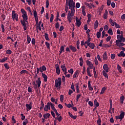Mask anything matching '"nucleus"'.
Returning <instances> with one entry per match:
<instances>
[{
  "label": "nucleus",
  "mask_w": 125,
  "mask_h": 125,
  "mask_svg": "<svg viewBox=\"0 0 125 125\" xmlns=\"http://www.w3.org/2000/svg\"><path fill=\"white\" fill-rule=\"evenodd\" d=\"M69 6V9H71V11L75 12V7H76V3L73 0H69V3H67Z\"/></svg>",
  "instance_id": "f257e3e1"
},
{
  "label": "nucleus",
  "mask_w": 125,
  "mask_h": 125,
  "mask_svg": "<svg viewBox=\"0 0 125 125\" xmlns=\"http://www.w3.org/2000/svg\"><path fill=\"white\" fill-rule=\"evenodd\" d=\"M61 82H62L61 78H58V79H56L55 80V85L56 87H58L57 88L58 90H60L61 89Z\"/></svg>",
  "instance_id": "f03ea898"
},
{
  "label": "nucleus",
  "mask_w": 125,
  "mask_h": 125,
  "mask_svg": "<svg viewBox=\"0 0 125 125\" xmlns=\"http://www.w3.org/2000/svg\"><path fill=\"white\" fill-rule=\"evenodd\" d=\"M21 13L22 14V15L21 17L23 18V21H25V22L28 23V16L27 15V13L26 12V11L24 10V9H21Z\"/></svg>",
  "instance_id": "7ed1b4c3"
},
{
  "label": "nucleus",
  "mask_w": 125,
  "mask_h": 125,
  "mask_svg": "<svg viewBox=\"0 0 125 125\" xmlns=\"http://www.w3.org/2000/svg\"><path fill=\"white\" fill-rule=\"evenodd\" d=\"M37 84L33 85V87L35 90H38V88L41 87V83H42V81H41V78H38V80L36 81Z\"/></svg>",
  "instance_id": "20e7f679"
},
{
  "label": "nucleus",
  "mask_w": 125,
  "mask_h": 125,
  "mask_svg": "<svg viewBox=\"0 0 125 125\" xmlns=\"http://www.w3.org/2000/svg\"><path fill=\"white\" fill-rule=\"evenodd\" d=\"M75 12L72 11H68V13L67 14V19L68 20L69 23H71V21H72V17L74 16V14Z\"/></svg>",
  "instance_id": "39448f33"
},
{
  "label": "nucleus",
  "mask_w": 125,
  "mask_h": 125,
  "mask_svg": "<svg viewBox=\"0 0 125 125\" xmlns=\"http://www.w3.org/2000/svg\"><path fill=\"white\" fill-rule=\"evenodd\" d=\"M124 118H125V112L123 111L120 112V115L119 116H115L116 120H121L120 121H122Z\"/></svg>",
  "instance_id": "423d86ee"
},
{
  "label": "nucleus",
  "mask_w": 125,
  "mask_h": 125,
  "mask_svg": "<svg viewBox=\"0 0 125 125\" xmlns=\"http://www.w3.org/2000/svg\"><path fill=\"white\" fill-rule=\"evenodd\" d=\"M12 18L13 20H16L17 22L18 21V14L14 10L12 11Z\"/></svg>",
  "instance_id": "0eeeda50"
},
{
  "label": "nucleus",
  "mask_w": 125,
  "mask_h": 125,
  "mask_svg": "<svg viewBox=\"0 0 125 125\" xmlns=\"http://www.w3.org/2000/svg\"><path fill=\"white\" fill-rule=\"evenodd\" d=\"M51 114L53 118H54L55 120H58L59 122H61L62 121V116H60L59 117H55V113L54 112L51 111Z\"/></svg>",
  "instance_id": "6e6552de"
},
{
  "label": "nucleus",
  "mask_w": 125,
  "mask_h": 125,
  "mask_svg": "<svg viewBox=\"0 0 125 125\" xmlns=\"http://www.w3.org/2000/svg\"><path fill=\"white\" fill-rule=\"evenodd\" d=\"M21 23L22 26H23V29L24 31H26V30H27V24H28V23H27V22H26V21H23V20L21 21Z\"/></svg>",
  "instance_id": "1a4fd4ad"
},
{
  "label": "nucleus",
  "mask_w": 125,
  "mask_h": 125,
  "mask_svg": "<svg viewBox=\"0 0 125 125\" xmlns=\"http://www.w3.org/2000/svg\"><path fill=\"white\" fill-rule=\"evenodd\" d=\"M116 45L118 47L121 46H124V45H125V44L124 43H122V42H121V40H116Z\"/></svg>",
  "instance_id": "9d476101"
},
{
  "label": "nucleus",
  "mask_w": 125,
  "mask_h": 125,
  "mask_svg": "<svg viewBox=\"0 0 125 125\" xmlns=\"http://www.w3.org/2000/svg\"><path fill=\"white\" fill-rule=\"evenodd\" d=\"M76 25L77 26L78 28H79L80 26L82 25V22L81 21V20H79V18H78V17H76Z\"/></svg>",
  "instance_id": "9b49d317"
},
{
  "label": "nucleus",
  "mask_w": 125,
  "mask_h": 125,
  "mask_svg": "<svg viewBox=\"0 0 125 125\" xmlns=\"http://www.w3.org/2000/svg\"><path fill=\"white\" fill-rule=\"evenodd\" d=\"M56 73L57 75H60V68L58 64H55Z\"/></svg>",
  "instance_id": "f8f14e48"
},
{
  "label": "nucleus",
  "mask_w": 125,
  "mask_h": 125,
  "mask_svg": "<svg viewBox=\"0 0 125 125\" xmlns=\"http://www.w3.org/2000/svg\"><path fill=\"white\" fill-rule=\"evenodd\" d=\"M33 15L34 16L35 19V21H36V22H38V13L37 12V11H36V10H33Z\"/></svg>",
  "instance_id": "ddd939ff"
},
{
  "label": "nucleus",
  "mask_w": 125,
  "mask_h": 125,
  "mask_svg": "<svg viewBox=\"0 0 125 125\" xmlns=\"http://www.w3.org/2000/svg\"><path fill=\"white\" fill-rule=\"evenodd\" d=\"M86 64L88 67H90V69H93V64L91 62L87 60L86 61Z\"/></svg>",
  "instance_id": "4468645a"
},
{
  "label": "nucleus",
  "mask_w": 125,
  "mask_h": 125,
  "mask_svg": "<svg viewBox=\"0 0 125 125\" xmlns=\"http://www.w3.org/2000/svg\"><path fill=\"white\" fill-rule=\"evenodd\" d=\"M26 107V110L27 111H29L32 109V102H30L29 104H26L25 105Z\"/></svg>",
  "instance_id": "2eb2a0df"
},
{
  "label": "nucleus",
  "mask_w": 125,
  "mask_h": 125,
  "mask_svg": "<svg viewBox=\"0 0 125 125\" xmlns=\"http://www.w3.org/2000/svg\"><path fill=\"white\" fill-rule=\"evenodd\" d=\"M103 69L106 72V73H108L109 72V67H108V64H104L103 66Z\"/></svg>",
  "instance_id": "dca6fc26"
},
{
  "label": "nucleus",
  "mask_w": 125,
  "mask_h": 125,
  "mask_svg": "<svg viewBox=\"0 0 125 125\" xmlns=\"http://www.w3.org/2000/svg\"><path fill=\"white\" fill-rule=\"evenodd\" d=\"M69 48L72 52H76V51H77V48L76 47H74V46L72 45H69Z\"/></svg>",
  "instance_id": "f3484780"
},
{
  "label": "nucleus",
  "mask_w": 125,
  "mask_h": 125,
  "mask_svg": "<svg viewBox=\"0 0 125 125\" xmlns=\"http://www.w3.org/2000/svg\"><path fill=\"white\" fill-rule=\"evenodd\" d=\"M88 46L90 48H91L92 49H94V47H95V45L94 43L90 42L88 44Z\"/></svg>",
  "instance_id": "a211bd4d"
},
{
  "label": "nucleus",
  "mask_w": 125,
  "mask_h": 125,
  "mask_svg": "<svg viewBox=\"0 0 125 125\" xmlns=\"http://www.w3.org/2000/svg\"><path fill=\"white\" fill-rule=\"evenodd\" d=\"M50 105V103L48 102L47 103V105H45V107L44 108V111H45V112H47L48 111V107Z\"/></svg>",
  "instance_id": "6ab92c4d"
},
{
  "label": "nucleus",
  "mask_w": 125,
  "mask_h": 125,
  "mask_svg": "<svg viewBox=\"0 0 125 125\" xmlns=\"http://www.w3.org/2000/svg\"><path fill=\"white\" fill-rule=\"evenodd\" d=\"M42 77L44 79V82H47V76L45 75V74H44L43 73H42Z\"/></svg>",
  "instance_id": "aec40b11"
},
{
  "label": "nucleus",
  "mask_w": 125,
  "mask_h": 125,
  "mask_svg": "<svg viewBox=\"0 0 125 125\" xmlns=\"http://www.w3.org/2000/svg\"><path fill=\"white\" fill-rule=\"evenodd\" d=\"M124 51H121L120 53H119L117 54L118 56L119 57H121V56H122V57H125V54L124 53Z\"/></svg>",
  "instance_id": "412c9836"
},
{
  "label": "nucleus",
  "mask_w": 125,
  "mask_h": 125,
  "mask_svg": "<svg viewBox=\"0 0 125 125\" xmlns=\"http://www.w3.org/2000/svg\"><path fill=\"white\" fill-rule=\"evenodd\" d=\"M107 18H108V10H105L104 14V19H107Z\"/></svg>",
  "instance_id": "4be33fe9"
},
{
  "label": "nucleus",
  "mask_w": 125,
  "mask_h": 125,
  "mask_svg": "<svg viewBox=\"0 0 125 125\" xmlns=\"http://www.w3.org/2000/svg\"><path fill=\"white\" fill-rule=\"evenodd\" d=\"M98 25H99V22H98V21L96 20L94 25V28L95 30L97 29V27H98Z\"/></svg>",
  "instance_id": "5701e85b"
},
{
  "label": "nucleus",
  "mask_w": 125,
  "mask_h": 125,
  "mask_svg": "<svg viewBox=\"0 0 125 125\" xmlns=\"http://www.w3.org/2000/svg\"><path fill=\"white\" fill-rule=\"evenodd\" d=\"M121 35H117V39L119 40H122L123 39V38H124V35H123L124 34V32H123V31H121Z\"/></svg>",
  "instance_id": "b1692460"
},
{
  "label": "nucleus",
  "mask_w": 125,
  "mask_h": 125,
  "mask_svg": "<svg viewBox=\"0 0 125 125\" xmlns=\"http://www.w3.org/2000/svg\"><path fill=\"white\" fill-rule=\"evenodd\" d=\"M61 68L63 72H65V71H67V68H66V65L63 64L61 66Z\"/></svg>",
  "instance_id": "393cba45"
},
{
  "label": "nucleus",
  "mask_w": 125,
  "mask_h": 125,
  "mask_svg": "<svg viewBox=\"0 0 125 125\" xmlns=\"http://www.w3.org/2000/svg\"><path fill=\"white\" fill-rule=\"evenodd\" d=\"M109 22L110 23L111 26L112 27H114L116 24V22H115L114 21L112 20V19H109Z\"/></svg>",
  "instance_id": "a878e982"
},
{
  "label": "nucleus",
  "mask_w": 125,
  "mask_h": 125,
  "mask_svg": "<svg viewBox=\"0 0 125 125\" xmlns=\"http://www.w3.org/2000/svg\"><path fill=\"white\" fill-rule=\"evenodd\" d=\"M64 46L62 45V46H61V48H60V51H59V55H61V53H62V52H64Z\"/></svg>",
  "instance_id": "bb28decb"
},
{
  "label": "nucleus",
  "mask_w": 125,
  "mask_h": 125,
  "mask_svg": "<svg viewBox=\"0 0 125 125\" xmlns=\"http://www.w3.org/2000/svg\"><path fill=\"white\" fill-rule=\"evenodd\" d=\"M40 72H41L42 73V72H43L42 70V67H40L39 68V67H37V73L39 74Z\"/></svg>",
  "instance_id": "cd10ccee"
},
{
  "label": "nucleus",
  "mask_w": 125,
  "mask_h": 125,
  "mask_svg": "<svg viewBox=\"0 0 125 125\" xmlns=\"http://www.w3.org/2000/svg\"><path fill=\"white\" fill-rule=\"evenodd\" d=\"M43 118H44L45 119H48V118H49V117H50V114L49 113H45L43 115Z\"/></svg>",
  "instance_id": "c85d7f7f"
},
{
  "label": "nucleus",
  "mask_w": 125,
  "mask_h": 125,
  "mask_svg": "<svg viewBox=\"0 0 125 125\" xmlns=\"http://www.w3.org/2000/svg\"><path fill=\"white\" fill-rule=\"evenodd\" d=\"M103 59L104 60H107V59H108V56H107V52H104L103 55Z\"/></svg>",
  "instance_id": "c756f323"
},
{
  "label": "nucleus",
  "mask_w": 125,
  "mask_h": 125,
  "mask_svg": "<svg viewBox=\"0 0 125 125\" xmlns=\"http://www.w3.org/2000/svg\"><path fill=\"white\" fill-rule=\"evenodd\" d=\"M36 27H37V28H38L39 27L41 26V24H42V21H41L39 22V20H37V21H36Z\"/></svg>",
  "instance_id": "7c9ffc66"
},
{
  "label": "nucleus",
  "mask_w": 125,
  "mask_h": 125,
  "mask_svg": "<svg viewBox=\"0 0 125 125\" xmlns=\"http://www.w3.org/2000/svg\"><path fill=\"white\" fill-rule=\"evenodd\" d=\"M94 105L96 106V108H97V107H99V103L97 102V100L95 99L94 101Z\"/></svg>",
  "instance_id": "2f4dec72"
},
{
  "label": "nucleus",
  "mask_w": 125,
  "mask_h": 125,
  "mask_svg": "<svg viewBox=\"0 0 125 125\" xmlns=\"http://www.w3.org/2000/svg\"><path fill=\"white\" fill-rule=\"evenodd\" d=\"M117 69L119 73H120L121 74L123 73V70H122V67H121L119 64L117 65Z\"/></svg>",
  "instance_id": "473e14b6"
},
{
  "label": "nucleus",
  "mask_w": 125,
  "mask_h": 125,
  "mask_svg": "<svg viewBox=\"0 0 125 125\" xmlns=\"http://www.w3.org/2000/svg\"><path fill=\"white\" fill-rule=\"evenodd\" d=\"M124 100H125V97L124 96H122L120 97V102L121 103V104H124Z\"/></svg>",
  "instance_id": "72a5a7b5"
},
{
  "label": "nucleus",
  "mask_w": 125,
  "mask_h": 125,
  "mask_svg": "<svg viewBox=\"0 0 125 125\" xmlns=\"http://www.w3.org/2000/svg\"><path fill=\"white\" fill-rule=\"evenodd\" d=\"M85 8V6H82V12H83V16H85L86 15V13L84 11V9Z\"/></svg>",
  "instance_id": "f704fd0d"
},
{
  "label": "nucleus",
  "mask_w": 125,
  "mask_h": 125,
  "mask_svg": "<svg viewBox=\"0 0 125 125\" xmlns=\"http://www.w3.org/2000/svg\"><path fill=\"white\" fill-rule=\"evenodd\" d=\"M44 107V104H43V102H42V101H41L40 110H42V109H43Z\"/></svg>",
  "instance_id": "c9c22d12"
},
{
  "label": "nucleus",
  "mask_w": 125,
  "mask_h": 125,
  "mask_svg": "<svg viewBox=\"0 0 125 125\" xmlns=\"http://www.w3.org/2000/svg\"><path fill=\"white\" fill-rule=\"evenodd\" d=\"M50 105L51 106L52 110L53 111H55V110H56L55 107H54V104H52V103H50Z\"/></svg>",
  "instance_id": "e433bc0d"
},
{
  "label": "nucleus",
  "mask_w": 125,
  "mask_h": 125,
  "mask_svg": "<svg viewBox=\"0 0 125 125\" xmlns=\"http://www.w3.org/2000/svg\"><path fill=\"white\" fill-rule=\"evenodd\" d=\"M98 120L97 121V124L98 125H101V118H100V116H99L98 117Z\"/></svg>",
  "instance_id": "4c0bfd02"
},
{
  "label": "nucleus",
  "mask_w": 125,
  "mask_h": 125,
  "mask_svg": "<svg viewBox=\"0 0 125 125\" xmlns=\"http://www.w3.org/2000/svg\"><path fill=\"white\" fill-rule=\"evenodd\" d=\"M78 74H79V70H77L75 72L74 74L73 75V79H76Z\"/></svg>",
  "instance_id": "58836bf2"
},
{
  "label": "nucleus",
  "mask_w": 125,
  "mask_h": 125,
  "mask_svg": "<svg viewBox=\"0 0 125 125\" xmlns=\"http://www.w3.org/2000/svg\"><path fill=\"white\" fill-rule=\"evenodd\" d=\"M7 59H8V58H7V57L3 58V59L0 60V62L1 63H3V62H5V61H6L7 60Z\"/></svg>",
  "instance_id": "ea45409f"
},
{
  "label": "nucleus",
  "mask_w": 125,
  "mask_h": 125,
  "mask_svg": "<svg viewBox=\"0 0 125 125\" xmlns=\"http://www.w3.org/2000/svg\"><path fill=\"white\" fill-rule=\"evenodd\" d=\"M87 74L89 77H91V74H90V70L89 67L87 68Z\"/></svg>",
  "instance_id": "a19ab883"
},
{
  "label": "nucleus",
  "mask_w": 125,
  "mask_h": 125,
  "mask_svg": "<svg viewBox=\"0 0 125 125\" xmlns=\"http://www.w3.org/2000/svg\"><path fill=\"white\" fill-rule=\"evenodd\" d=\"M103 76H104V77L105 78H106L107 79H108V74H107V73L106 72V71H103Z\"/></svg>",
  "instance_id": "79ce46f5"
},
{
  "label": "nucleus",
  "mask_w": 125,
  "mask_h": 125,
  "mask_svg": "<svg viewBox=\"0 0 125 125\" xmlns=\"http://www.w3.org/2000/svg\"><path fill=\"white\" fill-rule=\"evenodd\" d=\"M20 74H29V72L26 70H22L21 71Z\"/></svg>",
  "instance_id": "37998d69"
},
{
  "label": "nucleus",
  "mask_w": 125,
  "mask_h": 125,
  "mask_svg": "<svg viewBox=\"0 0 125 125\" xmlns=\"http://www.w3.org/2000/svg\"><path fill=\"white\" fill-rule=\"evenodd\" d=\"M58 17H59V12H57V19L56 20H55V21L56 22H57L58 21V20H59V21H61V19L58 18Z\"/></svg>",
  "instance_id": "c03bdc74"
},
{
  "label": "nucleus",
  "mask_w": 125,
  "mask_h": 125,
  "mask_svg": "<svg viewBox=\"0 0 125 125\" xmlns=\"http://www.w3.org/2000/svg\"><path fill=\"white\" fill-rule=\"evenodd\" d=\"M44 37L46 41H49V38H48V34L47 33H45Z\"/></svg>",
  "instance_id": "a18cd8bd"
},
{
  "label": "nucleus",
  "mask_w": 125,
  "mask_h": 125,
  "mask_svg": "<svg viewBox=\"0 0 125 125\" xmlns=\"http://www.w3.org/2000/svg\"><path fill=\"white\" fill-rule=\"evenodd\" d=\"M108 34H109V35H110V36H113V30L109 29L108 30Z\"/></svg>",
  "instance_id": "49530a36"
},
{
  "label": "nucleus",
  "mask_w": 125,
  "mask_h": 125,
  "mask_svg": "<svg viewBox=\"0 0 125 125\" xmlns=\"http://www.w3.org/2000/svg\"><path fill=\"white\" fill-rule=\"evenodd\" d=\"M45 45L48 49H50V44H49L48 42H45Z\"/></svg>",
  "instance_id": "de8ad7c7"
},
{
  "label": "nucleus",
  "mask_w": 125,
  "mask_h": 125,
  "mask_svg": "<svg viewBox=\"0 0 125 125\" xmlns=\"http://www.w3.org/2000/svg\"><path fill=\"white\" fill-rule=\"evenodd\" d=\"M60 100L61 102H63V101L64 100V95H61L60 96Z\"/></svg>",
  "instance_id": "09e8293b"
},
{
  "label": "nucleus",
  "mask_w": 125,
  "mask_h": 125,
  "mask_svg": "<svg viewBox=\"0 0 125 125\" xmlns=\"http://www.w3.org/2000/svg\"><path fill=\"white\" fill-rule=\"evenodd\" d=\"M27 41L28 43H30L31 42V38L29 37V35H27Z\"/></svg>",
  "instance_id": "8fccbe9b"
},
{
  "label": "nucleus",
  "mask_w": 125,
  "mask_h": 125,
  "mask_svg": "<svg viewBox=\"0 0 125 125\" xmlns=\"http://www.w3.org/2000/svg\"><path fill=\"white\" fill-rule=\"evenodd\" d=\"M106 90V88L105 87H104L102 89V91L101 92V94H103L104 92H105V91Z\"/></svg>",
  "instance_id": "3c124183"
},
{
  "label": "nucleus",
  "mask_w": 125,
  "mask_h": 125,
  "mask_svg": "<svg viewBox=\"0 0 125 125\" xmlns=\"http://www.w3.org/2000/svg\"><path fill=\"white\" fill-rule=\"evenodd\" d=\"M1 28L2 29V32L4 33L5 29H4V25L3 24H1Z\"/></svg>",
  "instance_id": "603ef678"
},
{
  "label": "nucleus",
  "mask_w": 125,
  "mask_h": 125,
  "mask_svg": "<svg viewBox=\"0 0 125 125\" xmlns=\"http://www.w3.org/2000/svg\"><path fill=\"white\" fill-rule=\"evenodd\" d=\"M81 96H82V95H81V94H78L77 95V97H76L77 102H79V98H81Z\"/></svg>",
  "instance_id": "864d4df0"
},
{
  "label": "nucleus",
  "mask_w": 125,
  "mask_h": 125,
  "mask_svg": "<svg viewBox=\"0 0 125 125\" xmlns=\"http://www.w3.org/2000/svg\"><path fill=\"white\" fill-rule=\"evenodd\" d=\"M54 18V15H53V14H52L51 15V17H50V22H52L53 21Z\"/></svg>",
  "instance_id": "5fc2aeb1"
},
{
  "label": "nucleus",
  "mask_w": 125,
  "mask_h": 125,
  "mask_svg": "<svg viewBox=\"0 0 125 125\" xmlns=\"http://www.w3.org/2000/svg\"><path fill=\"white\" fill-rule=\"evenodd\" d=\"M68 10H69L68 7V4H65V11L66 13H68Z\"/></svg>",
  "instance_id": "6e6d98bb"
},
{
  "label": "nucleus",
  "mask_w": 125,
  "mask_h": 125,
  "mask_svg": "<svg viewBox=\"0 0 125 125\" xmlns=\"http://www.w3.org/2000/svg\"><path fill=\"white\" fill-rule=\"evenodd\" d=\"M54 112H55L56 116H57L58 118H59V117H60V114L58 113V112H57V110L56 109L55 110H54Z\"/></svg>",
  "instance_id": "4d7b16f0"
},
{
  "label": "nucleus",
  "mask_w": 125,
  "mask_h": 125,
  "mask_svg": "<svg viewBox=\"0 0 125 125\" xmlns=\"http://www.w3.org/2000/svg\"><path fill=\"white\" fill-rule=\"evenodd\" d=\"M97 37L98 39H100V37H101V33L98 32L97 33Z\"/></svg>",
  "instance_id": "13d9d810"
},
{
  "label": "nucleus",
  "mask_w": 125,
  "mask_h": 125,
  "mask_svg": "<svg viewBox=\"0 0 125 125\" xmlns=\"http://www.w3.org/2000/svg\"><path fill=\"white\" fill-rule=\"evenodd\" d=\"M4 66L5 67V69H7V70H8V69H9V66H8V63H5L4 64Z\"/></svg>",
  "instance_id": "bf43d9fd"
},
{
  "label": "nucleus",
  "mask_w": 125,
  "mask_h": 125,
  "mask_svg": "<svg viewBox=\"0 0 125 125\" xmlns=\"http://www.w3.org/2000/svg\"><path fill=\"white\" fill-rule=\"evenodd\" d=\"M68 73H70V74H71V75H73L74 73V70L73 68H71L69 70H68Z\"/></svg>",
  "instance_id": "052dcab7"
},
{
  "label": "nucleus",
  "mask_w": 125,
  "mask_h": 125,
  "mask_svg": "<svg viewBox=\"0 0 125 125\" xmlns=\"http://www.w3.org/2000/svg\"><path fill=\"white\" fill-rule=\"evenodd\" d=\"M103 47H111V46H112L110 44H104V46H103Z\"/></svg>",
  "instance_id": "680f3d73"
},
{
  "label": "nucleus",
  "mask_w": 125,
  "mask_h": 125,
  "mask_svg": "<svg viewBox=\"0 0 125 125\" xmlns=\"http://www.w3.org/2000/svg\"><path fill=\"white\" fill-rule=\"evenodd\" d=\"M28 124V119H26L25 120V121L22 123L23 125H26Z\"/></svg>",
  "instance_id": "e2e57ef3"
},
{
  "label": "nucleus",
  "mask_w": 125,
  "mask_h": 125,
  "mask_svg": "<svg viewBox=\"0 0 125 125\" xmlns=\"http://www.w3.org/2000/svg\"><path fill=\"white\" fill-rule=\"evenodd\" d=\"M107 5L110 6L111 5V0H107Z\"/></svg>",
  "instance_id": "0e129e2a"
},
{
  "label": "nucleus",
  "mask_w": 125,
  "mask_h": 125,
  "mask_svg": "<svg viewBox=\"0 0 125 125\" xmlns=\"http://www.w3.org/2000/svg\"><path fill=\"white\" fill-rule=\"evenodd\" d=\"M12 53V51L10 50H7L6 51V54H11Z\"/></svg>",
  "instance_id": "69168bd1"
},
{
  "label": "nucleus",
  "mask_w": 125,
  "mask_h": 125,
  "mask_svg": "<svg viewBox=\"0 0 125 125\" xmlns=\"http://www.w3.org/2000/svg\"><path fill=\"white\" fill-rule=\"evenodd\" d=\"M94 62L95 65H98V61L97 60V58L96 57L95 58Z\"/></svg>",
  "instance_id": "338daca9"
},
{
  "label": "nucleus",
  "mask_w": 125,
  "mask_h": 125,
  "mask_svg": "<svg viewBox=\"0 0 125 125\" xmlns=\"http://www.w3.org/2000/svg\"><path fill=\"white\" fill-rule=\"evenodd\" d=\"M42 69V70L43 71H46V67H45V66L44 65H42V67H41Z\"/></svg>",
  "instance_id": "774afa93"
}]
</instances>
